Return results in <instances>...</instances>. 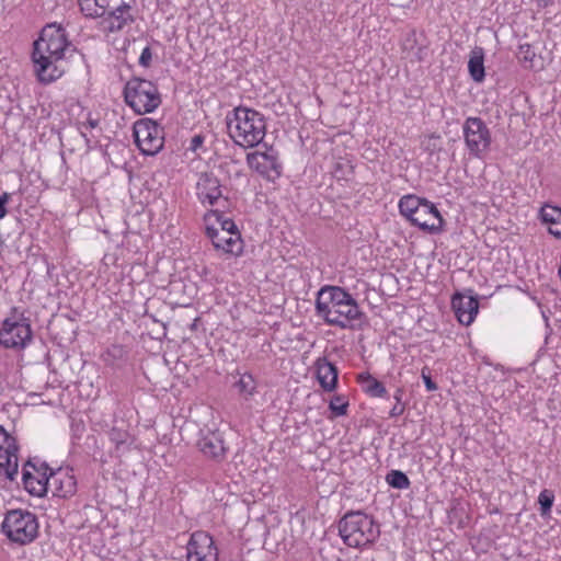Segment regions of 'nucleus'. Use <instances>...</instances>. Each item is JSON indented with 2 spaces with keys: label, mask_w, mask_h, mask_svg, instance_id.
<instances>
[{
  "label": "nucleus",
  "mask_w": 561,
  "mask_h": 561,
  "mask_svg": "<svg viewBox=\"0 0 561 561\" xmlns=\"http://www.w3.org/2000/svg\"><path fill=\"white\" fill-rule=\"evenodd\" d=\"M470 77L476 82H482L485 78L484 72V51L481 47H474L470 53L468 61Z\"/></svg>",
  "instance_id": "a878e982"
},
{
  "label": "nucleus",
  "mask_w": 561,
  "mask_h": 561,
  "mask_svg": "<svg viewBox=\"0 0 561 561\" xmlns=\"http://www.w3.org/2000/svg\"><path fill=\"white\" fill-rule=\"evenodd\" d=\"M28 466H32L30 461L23 467L22 472V481L25 490L34 496L45 495L49 488V477L45 473L35 476L27 470Z\"/></svg>",
  "instance_id": "4be33fe9"
},
{
  "label": "nucleus",
  "mask_w": 561,
  "mask_h": 561,
  "mask_svg": "<svg viewBox=\"0 0 561 561\" xmlns=\"http://www.w3.org/2000/svg\"><path fill=\"white\" fill-rule=\"evenodd\" d=\"M206 234L213 245L224 253L239 255L242 252V240L239 231H219L215 225L206 226Z\"/></svg>",
  "instance_id": "4468645a"
},
{
  "label": "nucleus",
  "mask_w": 561,
  "mask_h": 561,
  "mask_svg": "<svg viewBox=\"0 0 561 561\" xmlns=\"http://www.w3.org/2000/svg\"><path fill=\"white\" fill-rule=\"evenodd\" d=\"M426 370H427L426 367L423 368L422 369V374H421L422 379H423L424 385H425V388H426L427 391H435V390H437V385H436V382H434L432 380L430 374H427Z\"/></svg>",
  "instance_id": "58836bf2"
},
{
  "label": "nucleus",
  "mask_w": 561,
  "mask_h": 561,
  "mask_svg": "<svg viewBox=\"0 0 561 561\" xmlns=\"http://www.w3.org/2000/svg\"><path fill=\"white\" fill-rule=\"evenodd\" d=\"M211 218H215L219 231H238L236 224L233 220L224 218L222 215L216 210H211L207 215H205V221L209 222Z\"/></svg>",
  "instance_id": "2f4dec72"
},
{
  "label": "nucleus",
  "mask_w": 561,
  "mask_h": 561,
  "mask_svg": "<svg viewBox=\"0 0 561 561\" xmlns=\"http://www.w3.org/2000/svg\"><path fill=\"white\" fill-rule=\"evenodd\" d=\"M404 404L396 403L394 407L390 410L389 415L391 417L400 416L404 412Z\"/></svg>",
  "instance_id": "a19ab883"
},
{
  "label": "nucleus",
  "mask_w": 561,
  "mask_h": 561,
  "mask_svg": "<svg viewBox=\"0 0 561 561\" xmlns=\"http://www.w3.org/2000/svg\"><path fill=\"white\" fill-rule=\"evenodd\" d=\"M197 446L205 457L216 461L224 460L228 450L222 434L219 431L207 430L202 432Z\"/></svg>",
  "instance_id": "2eb2a0df"
},
{
  "label": "nucleus",
  "mask_w": 561,
  "mask_h": 561,
  "mask_svg": "<svg viewBox=\"0 0 561 561\" xmlns=\"http://www.w3.org/2000/svg\"><path fill=\"white\" fill-rule=\"evenodd\" d=\"M518 58L525 62H533L535 53L529 44L519 46Z\"/></svg>",
  "instance_id": "c9c22d12"
},
{
  "label": "nucleus",
  "mask_w": 561,
  "mask_h": 561,
  "mask_svg": "<svg viewBox=\"0 0 561 561\" xmlns=\"http://www.w3.org/2000/svg\"><path fill=\"white\" fill-rule=\"evenodd\" d=\"M469 293L470 295L456 293L451 298L453 310L458 321L463 325H470L474 321L479 310L477 297L472 295L471 290H469Z\"/></svg>",
  "instance_id": "f3484780"
},
{
  "label": "nucleus",
  "mask_w": 561,
  "mask_h": 561,
  "mask_svg": "<svg viewBox=\"0 0 561 561\" xmlns=\"http://www.w3.org/2000/svg\"><path fill=\"white\" fill-rule=\"evenodd\" d=\"M152 59V53L149 46H146L140 56H139V65L142 67H149Z\"/></svg>",
  "instance_id": "4c0bfd02"
},
{
  "label": "nucleus",
  "mask_w": 561,
  "mask_h": 561,
  "mask_svg": "<svg viewBox=\"0 0 561 561\" xmlns=\"http://www.w3.org/2000/svg\"><path fill=\"white\" fill-rule=\"evenodd\" d=\"M186 561H219V550L213 536L196 530L186 543Z\"/></svg>",
  "instance_id": "f8f14e48"
},
{
  "label": "nucleus",
  "mask_w": 561,
  "mask_h": 561,
  "mask_svg": "<svg viewBox=\"0 0 561 561\" xmlns=\"http://www.w3.org/2000/svg\"><path fill=\"white\" fill-rule=\"evenodd\" d=\"M99 18V28L106 34L123 31L135 21L134 9L125 0H114L107 11Z\"/></svg>",
  "instance_id": "9b49d317"
},
{
  "label": "nucleus",
  "mask_w": 561,
  "mask_h": 561,
  "mask_svg": "<svg viewBox=\"0 0 561 561\" xmlns=\"http://www.w3.org/2000/svg\"><path fill=\"white\" fill-rule=\"evenodd\" d=\"M98 125H99V121L98 119H93L91 117H89L87 119V122H83V123L79 124V131L85 138L87 142L89 141V139H88V131L94 129Z\"/></svg>",
  "instance_id": "e433bc0d"
},
{
  "label": "nucleus",
  "mask_w": 561,
  "mask_h": 561,
  "mask_svg": "<svg viewBox=\"0 0 561 561\" xmlns=\"http://www.w3.org/2000/svg\"><path fill=\"white\" fill-rule=\"evenodd\" d=\"M339 535L346 546L362 549L378 539L380 529L370 516L356 511L346 513L340 519Z\"/></svg>",
  "instance_id": "20e7f679"
},
{
  "label": "nucleus",
  "mask_w": 561,
  "mask_h": 561,
  "mask_svg": "<svg viewBox=\"0 0 561 561\" xmlns=\"http://www.w3.org/2000/svg\"><path fill=\"white\" fill-rule=\"evenodd\" d=\"M402 397H403V390L402 389H397L393 393V398L396 400V403L398 404H403L402 403Z\"/></svg>",
  "instance_id": "c03bdc74"
},
{
  "label": "nucleus",
  "mask_w": 561,
  "mask_h": 561,
  "mask_svg": "<svg viewBox=\"0 0 561 561\" xmlns=\"http://www.w3.org/2000/svg\"><path fill=\"white\" fill-rule=\"evenodd\" d=\"M553 501H554V495L552 494V492H550L548 490H543L540 492V494L538 496V502L540 504L541 515H547L548 513H550L551 507L553 505Z\"/></svg>",
  "instance_id": "f704fd0d"
},
{
  "label": "nucleus",
  "mask_w": 561,
  "mask_h": 561,
  "mask_svg": "<svg viewBox=\"0 0 561 561\" xmlns=\"http://www.w3.org/2000/svg\"><path fill=\"white\" fill-rule=\"evenodd\" d=\"M332 173L336 179H347L353 173V165L350 160L341 159L334 163Z\"/></svg>",
  "instance_id": "72a5a7b5"
},
{
  "label": "nucleus",
  "mask_w": 561,
  "mask_h": 561,
  "mask_svg": "<svg viewBox=\"0 0 561 561\" xmlns=\"http://www.w3.org/2000/svg\"><path fill=\"white\" fill-rule=\"evenodd\" d=\"M110 442L114 445L116 456L128 453L134 444L131 434L123 427L114 426L108 432Z\"/></svg>",
  "instance_id": "5701e85b"
},
{
  "label": "nucleus",
  "mask_w": 561,
  "mask_h": 561,
  "mask_svg": "<svg viewBox=\"0 0 561 561\" xmlns=\"http://www.w3.org/2000/svg\"><path fill=\"white\" fill-rule=\"evenodd\" d=\"M317 379L325 391H333L337 383V369L325 357H320L314 363Z\"/></svg>",
  "instance_id": "aec40b11"
},
{
  "label": "nucleus",
  "mask_w": 561,
  "mask_h": 561,
  "mask_svg": "<svg viewBox=\"0 0 561 561\" xmlns=\"http://www.w3.org/2000/svg\"><path fill=\"white\" fill-rule=\"evenodd\" d=\"M3 534L13 542L26 545L32 542L38 534L36 516L24 510L9 511L2 522Z\"/></svg>",
  "instance_id": "0eeeda50"
},
{
  "label": "nucleus",
  "mask_w": 561,
  "mask_h": 561,
  "mask_svg": "<svg viewBox=\"0 0 561 561\" xmlns=\"http://www.w3.org/2000/svg\"><path fill=\"white\" fill-rule=\"evenodd\" d=\"M316 313L327 324L340 329L354 328V322L363 316L352 295L337 286H324L318 291Z\"/></svg>",
  "instance_id": "f03ea898"
},
{
  "label": "nucleus",
  "mask_w": 561,
  "mask_h": 561,
  "mask_svg": "<svg viewBox=\"0 0 561 561\" xmlns=\"http://www.w3.org/2000/svg\"><path fill=\"white\" fill-rule=\"evenodd\" d=\"M203 144V138L201 136H194L192 139V149L196 150Z\"/></svg>",
  "instance_id": "37998d69"
},
{
  "label": "nucleus",
  "mask_w": 561,
  "mask_h": 561,
  "mask_svg": "<svg viewBox=\"0 0 561 561\" xmlns=\"http://www.w3.org/2000/svg\"><path fill=\"white\" fill-rule=\"evenodd\" d=\"M114 0H78L80 9L85 16L99 18L103 15Z\"/></svg>",
  "instance_id": "bb28decb"
},
{
  "label": "nucleus",
  "mask_w": 561,
  "mask_h": 561,
  "mask_svg": "<svg viewBox=\"0 0 561 561\" xmlns=\"http://www.w3.org/2000/svg\"><path fill=\"white\" fill-rule=\"evenodd\" d=\"M357 381L363 391L369 397L385 398L387 396V389L383 383L367 371L358 374Z\"/></svg>",
  "instance_id": "393cba45"
},
{
  "label": "nucleus",
  "mask_w": 561,
  "mask_h": 561,
  "mask_svg": "<svg viewBox=\"0 0 561 561\" xmlns=\"http://www.w3.org/2000/svg\"><path fill=\"white\" fill-rule=\"evenodd\" d=\"M33 341L30 319L18 307H12L0 328V345L10 350H24Z\"/></svg>",
  "instance_id": "39448f33"
},
{
  "label": "nucleus",
  "mask_w": 561,
  "mask_h": 561,
  "mask_svg": "<svg viewBox=\"0 0 561 561\" xmlns=\"http://www.w3.org/2000/svg\"><path fill=\"white\" fill-rule=\"evenodd\" d=\"M425 202L426 199H422L415 195H405L399 201L400 214L411 221Z\"/></svg>",
  "instance_id": "cd10ccee"
},
{
  "label": "nucleus",
  "mask_w": 561,
  "mask_h": 561,
  "mask_svg": "<svg viewBox=\"0 0 561 561\" xmlns=\"http://www.w3.org/2000/svg\"><path fill=\"white\" fill-rule=\"evenodd\" d=\"M226 125L231 140L242 148L259 146L266 135L264 115L247 106H237L228 112Z\"/></svg>",
  "instance_id": "7ed1b4c3"
},
{
  "label": "nucleus",
  "mask_w": 561,
  "mask_h": 561,
  "mask_svg": "<svg viewBox=\"0 0 561 561\" xmlns=\"http://www.w3.org/2000/svg\"><path fill=\"white\" fill-rule=\"evenodd\" d=\"M126 104L137 114L152 113L161 104L158 87L146 79L131 78L124 88Z\"/></svg>",
  "instance_id": "423d86ee"
},
{
  "label": "nucleus",
  "mask_w": 561,
  "mask_h": 561,
  "mask_svg": "<svg viewBox=\"0 0 561 561\" xmlns=\"http://www.w3.org/2000/svg\"><path fill=\"white\" fill-rule=\"evenodd\" d=\"M538 218L542 225L547 226L551 236L561 240V207L552 203H545L538 211Z\"/></svg>",
  "instance_id": "6ab92c4d"
},
{
  "label": "nucleus",
  "mask_w": 561,
  "mask_h": 561,
  "mask_svg": "<svg viewBox=\"0 0 561 561\" xmlns=\"http://www.w3.org/2000/svg\"><path fill=\"white\" fill-rule=\"evenodd\" d=\"M32 467H33V470H35V471H36V473H37L36 476L41 474V473L38 472V470L36 469V467H34V466H32Z\"/></svg>",
  "instance_id": "49530a36"
},
{
  "label": "nucleus",
  "mask_w": 561,
  "mask_h": 561,
  "mask_svg": "<svg viewBox=\"0 0 561 561\" xmlns=\"http://www.w3.org/2000/svg\"><path fill=\"white\" fill-rule=\"evenodd\" d=\"M540 9H545L553 3V0H531Z\"/></svg>",
  "instance_id": "79ce46f5"
},
{
  "label": "nucleus",
  "mask_w": 561,
  "mask_h": 561,
  "mask_svg": "<svg viewBox=\"0 0 561 561\" xmlns=\"http://www.w3.org/2000/svg\"><path fill=\"white\" fill-rule=\"evenodd\" d=\"M462 133L471 156L482 158L489 151L492 141L491 131L480 117H468L463 123Z\"/></svg>",
  "instance_id": "1a4fd4ad"
},
{
  "label": "nucleus",
  "mask_w": 561,
  "mask_h": 561,
  "mask_svg": "<svg viewBox=\"0 0 561 561\" xmlns=\"http://www.w3.org/2000/svg\"><path fill=\"white\" fill-rule=\"evenodd\" d=\"M404 57L410 61H422L426 57L427 49L424 46H417L416 34L414 31L409 32L402 41L401 45Z\"/></svg>",
  "instance_id": "b1692460"
},
{
  "label": "nucleus",
  "mask_w": 561,
  "mask_h": 561,
  "mask_svg": "<svg viewBox=\"0 0 561 561\" xmlns=\"http://www.w3.org/2000/svg\"><path fill=\"white\" fill-rule=\"evenodd\" d=\"M264 150H255L247 154L249 168L263 178L274 181L282 174V162L278 151L272 146H263Z\"/></svg>",
  "instance_id": "9d476101"
},
{
  "label": "nucleus",
  "mask_w": 561,
  "mask_h": 561,
  "mask_svg": "<svg viewBox=\"0 0 561 561\" xmlns=\"http://www.w3.org/2000/svg\"><path fill=\"white\" fill-rule=\"evenodd\" d=\"M236 387L239 393L244 397V399H249L255 393L256 381L251 374L244 373L236 382Z\"/></svg>",
  "instance_id": "c756f323"
},
{
  "label": "nucleus",
  "mask_w": 561,
  "mask_h": 561,
  "mask_svg": "<svg viewBox=\"0 0 561 561\" xmlns=\"http://www.w3.org/2000/svg\"><path fill=\"white\" fill-rule=\"evenodd\" d=\"M413 0H405V3H402V7L409 5Z\"/></svg>",
  "instance_id": "a18cd8bd"
},
{
  "label": "nucleus",
  "mask_w": 561,
  "mask_h": 561,
  "mask_svg": "<svg viewBox=\"0 0 561 561\" xmlns=\"http://www.w3.org/2000/svg\"><path fill=\"white\" fill-rule=\"evenodd\" d=\"M10 199V195L8 193H3L0 196V219L4 218L7 216V203Z\"/></svg>",
  "instance_id": "ea45409f"
},
{
  "label": "nucleus",
  "mask_w": 561,
  "mask_h": 561,
  "mask_svg": "<svg viewBox=\"0 0 561 561\" xmlns=\"http://www.w3.org/2000/svg\"><path fill=\"white\" fill-rule=\"evenodd\" d=\"M16 439L0 425V474L13 481L19 473Z\"/></svg>",
  "instance_id": "ddd939ff"
},
{
  "label": "nucleus",
  "mask_w": 561,
  "mask_h": 561,
  "mask_svg": "<svg viewBox=\"0 0 561 561\" xmlns=\"http://www.w3.org/2000/svg\"><path fill=\"white\" fill-rule=\"evenodd\" d=\"M411 222L424 231L437 232L442 229L443 217L436 206L426 201L419 211H416Z\"/></svg>",
  "instance_id": "a211bd4d"
},
{
  "label": "nucleus",
  "mask_w": 561,
  "mask_h": 561,
  "mask_svg": "<svg viewBox=\"0 0 561 561\" xmlns=\"http://www.w3.org/2000/svg\"><path fill=\"white\" fill-rule=\"evenodd\" d=\"M126 357V351L122 345L113 344L106 348L102 354V359L105 365L111 367H118Z\"/></svg>",
  "instance_id": "c85d7f7f"
},
{
  "label": "nucleus",
  "mask_w": 561,
  "mask_h": 561,
  "mask_svg": "<svg viewBox=\"0 0 561 561\" xmlns=\"http://www.w3.org/2000/svg\"><path fill=\"white\" fill-rule=\"evenodd\" d=\"M54 488V494L59 497L71 496L77 489V482L68 471L58 470L49 476V488Z\"/></svg>",
  "instance_id": "412c9836"
},
{
  "label": "nucleus",
  "mask_w": 561,
  "mask_h": 561,
  "mask_svg": "<svg viewBox=\"0 0 561 561\" xmlns=\"http://www.w3.org/2000/svg\"><path fill=\"white\" fill-rule=\"evenodd\" d=\"M386 481L390 486L399 490H405L410 486V480L408 476L400 470H391L387 474Z\"/></svg>",
  "instance_id": "7c9ffc66"
},
{
  "label": "nucleus",
  "mask_w": 561,
  "mask_h": 561,
  "mask_svg": "<svg viewBox=\"0 0 561 561\" xmlns=\"http://www.w3.org/2000/svg\"><path fill=\"white\" fill-rule=\"evenodd\" d=\"M72 45L64 27L57 24L46 25L34 42L32 60L34 72L39 82L49 84L65 73L64 60Z\"/></svg>",
  "instance_id": "f257e3e1"
},
{
  "label": "nucleus",
  "mask_w": 561,
  "mask_h": 561,
  "mask_svg": "<svg viewBox=\"0 0 561 561\" xmlns=\"http://www.w3.org/2000/svg\"><path fill=\"white\" fill-rule=\"evenodd\" d=\"M135 142L145 156H154L164 145V130L156 121L141 118L134 124Z\"/></svg>",
  "instance_id": "6e6552de"
},
{
  "label": "nucleus",
  "mask_w": 561,
  "mask_h": 561,
  "mask_svg": "<svg viewBox=\"0 0 561 561\" xmlns=\"http://www.w3.org/2000/svg\"><path fill=\"white\" fill-rule=\"evenodd\" d=\"M196 195L204 206H214L222 197L220 181L213 173H202L196 183Z\"/></svg>",
  "instance_id": "dca6fc26"
},
{
  "label": "nucleus",
  "mask_w": 561,
  "mask_h": 561,
  "mask_svg": "<svg viewBox=\"0 0 561 561\" xmlns=\"http://www.w3.org/2000/svg\"><path fill=\"white\" fill-rule=\"evenodd\" d=\"M348 402L342 396H334L329 403V409L334 417L346 415Z\"/></svg>",
  "instance_id": "473e14b6"
}]
</instances>
